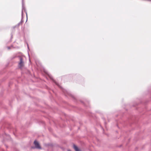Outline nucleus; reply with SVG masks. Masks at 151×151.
I'll use <instances>...</instances> for the list:
<instances>
[{"instance_id":"obj_1","label":"nucleus","mask_w":151,"mask_h":151,"mask_svg":"<svg viewBox=\"0 0 151 151\" xmlns=\"http://www.w3.org/2000/svg\"><path fill=\"white\" fill-rule=\"evenodd\" d=\"M19 62L18 63V67L19 68H22L24 65V62L23 58L21 57H19Z\"/></svg>"},{"instance_id":"obj_2","label":"nucleus","mask_w":151,"mask_h":151,"mask_svg":"<svg viewBox=\"0 0 151 151\" xmlns=\"http://www.w3.org/2000/svg\"><path fill=\"white\" fill-rule=\"evenodd\" d=\"M23 11H24L25 12L27 16V12H26L25 7L24 6V3H23V0H22V19L23 18Z\"/></svg>"},{"instance_id":"obj_3","label":"nucleus","mask_w":151,"mask_h":151,"mask_svg":"<svg viewBox=\"0 0 151 151\" xmlns=\"http://www.w3.org/2000/svg\"><path fill=\"white\" fill-rule=\"evenodd\" d=\"M34 144L36 148L39 149H41V147L40 146L39 143L36 140H35L34 141Z\"/></svg>"},{"instance_id":"obj_4","label":"nucleus","mask_w":151,"mask_h":151,"mask_svg":"<svg viewBox=\"0 0 151 151\" xmlns=\"http://www.w3.org/2000/svg\"><path fill=\"white\" fill-rule=\"evenodd\" d=\"M73 147L76 151H80V150L78 149L77 147L74 144L73 145Z\"/></svg>"},{"instance_id":"obj_5","label":"nucleus","mask_w":151,"mask_h":151,"mask_svg":"<svg viewBox=\"0 0 151 151\" xmlns=\"http://www.w3.org/2000/svg\"><path fill=\"white\" fill-rule=\"evenodd\" d=\"M73 147L76 151H80V150L78 149L77 147L74 144L73 145Z\"/></svg>"},{"instance_id":"obj_6","label":"nucleus","mask_w":151,"mask_h":151,"mask_svg":"<svg viewBox=\"0 0 151 151\" xmlns=\"http://www.w3.org/2000/svg\"><path fill=\"white\" fill-rule=\"evenodd\" d=\"M23 22V21L22 20H21V21L19 22L18 24H17V25L16 26H15V27H16L17 26H19V25H20V24H22V23Z\"/></svg>"},{"instance_id":"obj_7","label":"nucleus","mask_w":151,"mask_h":151,"mask_svg":"<svg viewBox=\"0 0 151 151\" xmlns=\"http://www.w3.org/2000/svg\"><path fill=\"white\" fill-rule=\"evenodd\" d=\"M55 83L60 88H61V87L56 82H55Z\"/></svg>"},{"instance_id":"obj_8","label":"nucleus","mask_w":151,"mask_h":151,"mask_svg":"<svg viewBox=\"0 0 151 151\" xmlns=\"http://www.w3.org/2000/svg\"><path fill=\"white\" fill-rule=\"evenodd\" d=\"M63 92L64 93H65V92H67V91H66V90H65L63 89Z\"/></svg>"},{"instance_id":"obj_9","label":"nucleus","mask_w":151,"mask_h":151,"mask_svg":"<svg viewBox=\"0 0 151 151\" xmlns=\"http://www.w3.org/2000/svg\"><path fill=\"white\" fill-rule=\"evenodd\" d=\"M49 77H50V78L51 79H52V80H53V79L52 77V76H50V75H49Z\"/></svg>"},{"instance_id":"obj_10","label":"nucleus","mask_w":151,"mask_h":151,"mask_svg":"<svg viewBox=\"0 0 151 151\" xmlns=\"http://www.w3.org/2000/svg\"><path fill=\"white\" fill-rule=\"evenodd\" d=\"M8 49H10V47H8Z\"/></svg>"},{"instance_id":"obj_11","label":"nucleus","mask_w":151,"mask_h":151,"mask_svg":"<svg viewBox=\"0 0 151 151\" xmlns=\"http://www.w3.org/2000/svg\"><path fill=\"white\" fill-rule=\"evenodd\" d=\"M27 47H28V49H29V46H28V44H27Z\"/></svg>"},{"instance_id":"obj_12","label":"nucleus","mask_w":151,"mask_h":151,"mask_svg":"<svg viewBox=\"0 0 151 151\" xmlns=\"http://www.w3.org/2000/svg\"><path fill=\"white\" fill-rule=\"evenodd\" d=\"M68 151H71V150H68Z\"/></svg>"},{"instance_id":"obj_13","label":"nucleus","mask_w":151,"mask_h":151,"mask_svg":"<svg viewBox=\"0 0 151 151\" xmlns=\"http://www.w3.org/2000/svg\"><path fill=\"white\" fill-rule=\"evenodd\" d=\"M32 148H34V147H32Z\"/></svg>"}]
</instances>
